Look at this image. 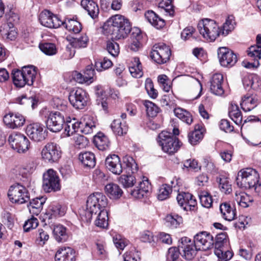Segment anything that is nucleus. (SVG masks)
<instances>
[{
	"instance_id": "31",
	"label": "nucleus",
	"mask_w": 261,
	"mask_h": 261,
	"mask_svg": "<svg viewBox=\"0 0 261 261\" xmlns=\"http://www.w3.org/2000/svg\"><path fill=\"white\" fill-rule=\"evenodd\" d=\"M105 189L106 193L111 199H119L123 193V191L119 186L114 183L107 184L105 186Z\"/></svg>"
},
{
	"instance_id": "41",
	"label": "nucleus",
	"mask_w": 261,
	"mask_h": 261,
	"mask_svg": "<svg viewBox=\"0 0 261 261\" xmlns=\"http://www.w3.org/2000/svg\"><path fill=\"white\" fill-rule=\"evenodd\" d=\"M98 215L95 221V225L99 227L105 228L108 226V212L105 210V208L100 207Z\"/></svg>"
},
{
	"instance_id": "28",
	"label": "nucleus",
	"mask_w": 261,
	"mask_h": 261,
	"mask_svg": "<svg viewBox=\"0 0 261 261\" xmlns=\"http://www.w3.org/2000/svg\"><path fill=\"white\" fill-rule=\"evenodd\" d=\"M53 233L55 239L58 242H64L69 237L67 228L61 224L54 226Z\"/></svg>"
},
{
	"instance_id": "14",
	"label": "nucleus",
	"mask_w": 261,
	"mask_h": 261,
	"mask_svg": "<svg viewBox=\"0 0 261 261\" xmlns=\"http://www.w3.org/2000/svg\"><path fill=\"white\" fill-rule=\"evenodd\" d=\"M179 247L182 252V256L187 260H191L196 254L197 247L196 246L194 241L190 239L185 237L181 238L179 241Z\"/></svg>"
},
{
	"instance_id": "47",
	"label": "nucleus",
	"mask_w": 261,
	"mask_h": 261,
	"mask_svg": "<svg viewBox=\"0 0 261 261\" xmlns=\"http://www.w3.org/2000/svg\"><path fill=\"white\" fill-rule=\"evenodd\" d=\"M51 213L46 214L45 219L48 220L57 216H62L65 214V208L63 207L60 204H53L50 206Z\"/></svg>"
},
{
	"instance_id": "1",
	"label": "nucleus",
	"mask_w": 261,
	"mask_h": 261,
	"mask_svg": "<svg viewBox=\"0 0 261 261\" xmlns=\"http://www.w3.org/2000/svg\"><path fill=\"white\" fill-rule=\"evenodd\" d=\"M107 204L108 199L102 193L96 192L90 195L87 200L86 208L79 210L81 219L85 222H90L92 215L99 212L100 207L105 208Z\"/></svg>"
},
{
	"instance_id": "9",
	"label": "nucleus",
	"mask_w": 261,
	"mask_h": 261,
	"mask_svg": "<svg viewBox=\"0 0 261 261\" xmlns=\"http://www.w3.org/2000/svg\"><path fill=\"white\" fill-rule=\"evenodd\" d=\"M42 187L44 191L47 193L60 189L59 178L55 171L49 169L44 173Z\"/></svg>"
},
{
	"instance_id": "4",
	"label": "nucleus",
	"mask_w": 261,
	"mask_h": 261,
	"mask_svg": "<svg viewBox=\"0 0 261 261\" xmlns=\"http://www.w3.org/2000/svg\"><path fill=\"white\" fill-rule=\"evenodd\" d=\"M237 185L242 188L251 189L259 192L261 184L259 183V174L252 168H246L240 170L236 178Z\"/></svg>"
},
{
	"instance_id": "37",
	"label": "nucleus",
	"mask_w": 261,
	"mask_h": 261,
	"mask_svg": "<svg viewBox=\"0 0 261 261\" xmlns=\"http://www.w3.org/2000/svg\"><path fill=\"white\" fill-rule=\"evenodd\" d=\"M258 100L252 96L245 95L242 99L240 105L241 108L245 112L250 111L257 105Z\"/></svg>"
},
{
	"instance_id": "6",
	"label": "nucleus",
	"mask_w": 261,
	"mask_h": 261,
	"mask_svg": "<svg viewBox=\"0 0 261 261\" xmlns=\"http://www.w3.org/2000/svg\"><path fill=\"white\" fill-rule=\"evenodd\" d=\"M158 139L159 144L162 146V150L169 154H174L180 147L178 138L167 131H162L160 133Z\"/></svg>"
},
{
	"instance_id": "62",
	"label": "nucleus",
	"mask_w": 261,
	"mask_h": 261,
	"mask_svg": "<svg viewBox=\"0 0 261 261\" xmlns=\"http://www.w3.org/2000/svg\"><path fill=\"white\" fill-rule=\"evenodd\" d=\"M124 261H139L140 259V252L133 250L126 252L123 255Z\"/></svg>"
},
{
	"instance_id": "19",
	"label": "nucleus",
	"mask_w": 261,
	"mask_h": 261,
	"mask_svg": "<svg viewBox=\"0 0 261 261\" xmlns=\"http://www.w3.org/2000/svg\"><path fill=\"white\" fill-rule=\"evenodd\" d=\"M178 204L185 211H194L197 201L193 196L189 193L178 194L176 197Z\"/></svg>"
},
{
	"instance_id": "48",
	"label": "nucleus",
	"mask_w": 261,
	"mask_h": 261,
	"mask_svg": "<svg viewBox=\"0 0 261 261\" xmlns=\"http://www.w3.org/2000/svg\"><path fill=\"white\" fill-rule=\"evenodd\" d=\"M236 200L239 205L242 207H249L253 202V198L245 193H241L239 195H236Z\"/></svg>"
},
{
	"instance_id": "30",
	"label": "nucleus",
	"mask_w": 261,
	"mask_h": 261,
	"mask_svg": "<svg viewBox=\"0 0 261 261\" xmlns=\"http://www.w3.org/2000/svg\"><path fill=\"white\" fill-rule=\"evenodd\" d=\"M93 143L100 150L108 149L110 145V142L108 138L101 132L98 133L94 137Z\"/></svg>"
},
{
	"instance_id": "12",
	"label": "nucleus",
	"mask_w": 261,
	"mask_h": 261,
	"mask_svg": "<svg viewBox=\"0 0 261 261\" xmlns=\"http://www.w3.org/2000/svg\"><path fill=\"white\" fill-rule=\"evenodd\" d=\"M9 142L12 148L19 153H24L29 149L28 139L20 133L13 134L9 137Z\"/></svg>"
},
{
	"instance_id": "10",
	"label": "nucleus",
	"mask_w": 261,
	"mask_h": 261,
	"mask_svg": "<svg viewBox=\"0 0 261 261\" xmlns=\"http://www.w3.org/2000/svg\"><path fill=\"white\" fill-rule=\"evenodd\" d=\"M64 123V116L62 113L51 111L48 114L46 124L50 131L55 133L60 132L63 128Z\"/></svg>"
},
{
	"instance_id": "16",
	"label": "nucleus",
	"mask_w": 261,
	"mask_h": 261,
	"mask_svg": "<svg viewBox=\"0 0 261 261\" xmlns=\"http://www.w3.org/2000/svg\"><path fill=\"white\" fill-rule=\"evenodd\" d=\"M70 103L75 108L82 109L87 105L88 101L87 94L81 88L72 91L70 93L68 97Z\"/></svg>"
},
{
	"instance_id": "26",
	"label": "nucleus",
	"mask_w": 261,
	"mask_h": 261,
	"mask_svg": "<svg viewBox=\"0 0 261 261\" xmlns=\"http://www.w3.org/2000/svg\"><path fill=\"white\" fill-rule=\"evenodd\" d=\"M81 5L92 18L95 19L97 17L99 10L96 3L92 0H82Z\"/></svg>"
},
{
	"instance_id": "64",
	"label": "nucleus",
	"mask_w": 261,
	"mask_h": 261,
	"mask_svg": "<svg viewBox=\"0 0 261 261\" xmlns=\"http://www.w3.org/2000/svg\"><path fill=\"white\" fill-rule=\"evenodd\" d=\"M95 251L96 254L101 258H105L107 256V252L105 249V244L101 242H97L96 243Z\"/></svg>"
},
{
	"instance_id": "5",
	"label": "nucleus",
	"mask_w": 261,
	"mask_h": 261,
	"mask_svg": "<svg viewBox=\"0 0 261 261\" xmlns=\"http://www.w3.org/2000/svg\"><path fill=\"white\" fill-rule=\"evenodd\" d=\"M200 34L204 38L210 41H214L221 34V31L216 22L205 18L200 21L197 25Z\"/></svg>"
},
{
	"instance_id": "60",
	"label": "nucleus",
	"mask_w": 261,
	"mask_h": 261,
	"mask_svg": "<svg viewBox=\"0 0 261 261\" xmlns=\"http://www.w3.org/2000/svg\"><path fill=\"white\" fill-rule=\"evenodd\" d=\"M159 8L164 10L170 15L173 14L172 0H162L159 4Z\"/></svg>"
},
{
	"instance_id": "51",
	"label": "nucleus",
	"mask_w": 261,
	"mask_h": 261,
	"mask_svg": "<svg viewBox=\"0 0 261 261\" xmlns=\"http://www.w3.org/2000/svg\"><path fill=\"white\" fill-rule=\"evenodd\" d=\"M168 226L172 228H176L182 222L181 217L175 214L168 215L165 218Z\"/></svg>"
},
{
	"instance_id": "45",
	"label": "nucleus",
	"mask_w": 261,
	"mask_h": 261,
	"mask_svg": "<svg viewBox=\"0 0 261 261\" xmlns=\"http://www.w3.org/2000/svg\"><path fill=\"white\" fill-rule=\"evenodd\" d=\"M216 181L219 184V187L222 192L226 194L231 192V185L230 184L227 178L223 176L217 177Z\"/></svg>"
},
{
	"instance_id": "42",
	"label": "nucleus",
	"mask_w": 261,
	"mask_h": 261,
	"mask_svg": "<svg viewBox=\"0 0 261 261\" xmlns=\"http://www.w3.org/2000/svg\"><path fill=\"white\" fill-rule=\"evenodd\" d=\"M203 137V132L200 129V126L197 125L195 126L194 131L188 135L189 141L192 145H195L198 143Z\"/></svg>"
},
{
	"instance_id": "40",
	"label": "nucleus",
	"mask_w": 261,
	"mask_h": 261,
	"mask_svg": "<svg viewBox=\"0 0 261 261\" xmlns=\"http://www.w3.org/2000/svg\"><path fill=\"white\" fill-rule=\"evenodd\" d=\"M229 116L230 118L238 125L242 122V115L237 105L231 103L229 108Z\"/></svg>"
},
{
	"instance_id": "7",
	"label": "nucleus",
	"mask_w": 261,
	"mask_h": 261,
	"mask_svg": "<svg viewBox=\"0 0 261 261\" xmlns=\"http://www.w3.org/2000/svg\"><path fill=\"white\" fill-rule=\"evenodd\" d=\"M8 196L11 202L17 204L25 203L30 199L28 190L24 186L18 183L15 184L10 187Z\"/></svg>"
},
{
	"instance_id": "29",
	"label": "nucleus",
	"mask_w": 261,
	"mask_h": 261,
	"mask_svg": "<svg viewBox=\"0 0 261 261\" xmlns=\"http://www.w3.org/2000/svg\"><path fill=\"white\" fill-rule=\"evenodd\" d=\"M45 201L46 198L43 197H37L31 200L28 205L30 213L35 215H39Z\"/></svg>"
},
{
	"instance_id": "32",
	"label": "nucleus",
	"mask_w": 261,
	"mask_h": 261,
	"mask_svg": "<svg viewBox=\"0 0 261 261\" xmlns=\"http://www.w3.org/2000/svg\"><path fill=\"white\" fill-rule=\"evenodd\" d=\"M245 88H251L257 90L260 88L261 84L259 82L258 77L256 75H247L245 76L242 80Z\"/></svg>"
},
{
	"instance_id": "61",
	"label": "nucleus",
	"mask_w": 261,
	"mask_h": 261,
	"mask_svg": "<svg viewBox=\"0 0 261 261\" xmlns=\"http://www.w3.org/2000/svg\"><path fill=\"white\" fill-rule=\"evenodd\" d=\"M38 219L34 217L25 221L23 225V229L25 232L30 231L31 229L36 228L38 225Z\"/></svg>"
},
{
	"instance_id": "18",
	"label": "nucleus",
	"mask_w": 261,
	"mask_h": 261,
	"mask_svg": "<svg viewBox=\"0 0 261 261\" xmlns=\"http://www.w3.org/2000/svg\"><path fill=\"white\" fill-rule=\"evenodd\" d=\"M26 133L31 139L35 142H40L44 140L47 135L43 125L37 123L28 125Z\"/></svg>"
},
{
	"instance_id": "24",
	"label": "nucleus",
	"mask_w": 261,
	"mask_h": 261,
	"mask_svg": "<svg viewBox=\"0 0 261 261\" xmlns=\"http://www.w3.org/2000/svg\"><path fill=\"white\" fill-rule=\"evenodd\" d=\"M223 82V76L221 74H214L211 80V91L216 95H222L224 92L222 86Z\"/></svg>"
},
{
	"instance_id": "50",
	"label": "nucleus",
	"mask_w": 261,
	"mask_h": 261,
	"mask_svg": "<svg viewBox=\"0 0 261 261\" xmlns=\"http://www.w3.org/2000/svg\"><path fill=\"white\" fill-rule=\"evenodd\" d=\"M89 39L86 34H83L81 36L73 38L71 42V46L74 48L86 47L87 46Z\"/></svg>"
},
{
	"instance_id": "36",
	"label": "nucleus",
	"mask_w": 261,
	"mask_h": 261,
	"mask_svg": "<svg viewBox=\"0 0 261 261\" xmlns=\"http://www.w3.org/2000/svg\"><path fill=\"white\" fill-rule=\"evenodd\" d=\"M129 71L132 76L134 77L139 78L142 76L143 72L139 58L135 57L133 59L131 64L129 67Z\"/></svg>"
},
{
	"instance_id": "15",
	"label": "nucleus",
	"mask_w": 261,
	"mask_h": 261,
	"mask_svg": "<svg viewBox=\"0 0 261 261\" xmlns=\"http://www.w3.org/2000/svg\"><path fill=\"white\" fill-rule=\"evenodd\" d=\"M193 241L199 250L206 251L214 247V238L206 231H201L196 234Z\"/></svg>"
},
{
	"instance_id": "57",
	"label": "nucleus",
	"mask_w": 261,
	"mask_h": 261,
	"mask_svg": "<svg viewBox=\"0 0 261 261\" xmlns=\"http://www.w3.org/2000/svg\"><path fill=\"white\" fill-rule=\"evenodd\" d=\"M181 249L179 246L177 248L175 247H171L168 249L167 254V261H174L180 259L179 258V254H181Z\"/></svg>"
},
{
	"instance_id": "49",
	"label": "nucleus",
	"mask_w": 261,
	"mask_h": 261,
	"mask_svg": "<svg viewBox=\"0 0 261 261\" xmlns=\"http://www.w3.org/2000/svg\"><path fill=\"white\" fill-rule=\"evenodd\" d=\"M229 248H225L220 250H215V253L219 261H228L233 256V252L229 250Z\"/></svg>"
},
{
	"instance_id": "54",
	"label": "nucleus",
	"mask_w": 261,
	"mask_h": 261,
	"mask_svg": "<svg viewBox=\"0 0 261 261\" xmlns=\"http://www.w3.org/2000/svg\"><path fill=\"white\" fill-rule=\"evenodd\" d=\"M144 105L146 108V114L149 117H154L159 112V108L150 101L145 100Z\"/></svg>"
},
{
	"instance_id": "52",
	"label": "nucleus",
	"mask_w": 261,
	"mask_h": 261,
	"mask_svg": "<svg viewBox=\"0 0 261 261\" xmlns=\"http://www.w3.org/2000/svg\"><path fill=\"white\" fill-rule=\"evenodd\" d=\"M119 181L124 188L132 187L136 182V177L133 175H122L119 178Z\"/></svg>"
},
{
	"instance_id": "35",
	"label": "nucleus",
	"mask_w": 261,
	"mask_h": 261,
	"mask_svg": "<svg viewBox=\"0 0 261 261\" xmlns=\"http://www.w3.org/2000/svg\"><path fill=\"white\" fill-rule=\"evenodd\" d=\"M95 128V122L93 121L90 116H85L84 118L83 121H81L80 132L84 134H91L93 132Z\"/></svg>"
},
{
	"instance_id": "46",
	"label": "nucleus",
	"mask_w": 261,
	"mask_h": 261,
	"mask_svg": "<svg viewBox=\"0 0 261 261\" xmlns=\"http://www.w3.org/2000/svg\"><path fill=\"white\" fill-rule=\"evenodd\" d=\"M81 121H76L73 119L72 121L66 122L65 131L68 136L72 135L74 133L80 131Z\"/></svg>"
},
{
	"instance_id": "63",
	"label": "nucleus",
	"mask_w": 261,
	"mask_h": 261,
	"mask_svg": "<svg viewBox=\"0 0 261 261\" xmlns=\"http://www.w3.org/2000/svg\"><path fill=\"white\" fill-rule=\"evenodd\" d=\"M133 37H134V36H133ZM141 36L138 34H137L136 38H132V41L128 47L130 50L137 51L141 47L142 45L139 40Z\"/></svg>"
},
{
	"instance_id": "17",
	"label": "nucleus",
	"mask_w": 261,
	"mask_h": 261,
	"mask_svg": "<svg viewBox=\"0 0 261 261\" xmlns=\"http://www.w3.org/2000/svg\"><path fill=\"white\" fill-rule=\"evenodd\" d=\"M218 56L220 64L224 67H232L237 62L236 55L226 47H220L218 50Z\"/></svg>"
},
{
	"instance_id": "39",
	"label": "nucleus",
	"mask_w": 261,
	"mask_h": 261,
	"mask_svg": "<svg viewBox=\"0 0 261 261\" xmlns=\"http://www.w3.org/2000/svg\"><path fill=\"white\" fill-rule=\"evenodd\" d=\"M214 246L215 250L229 248L228 237L225 232H221L216 236L215 241H214Z\"/></svg>"
},
{
	"instance_id": "38",
	"label": "nucleus",
	"mask_w": 261,
	"mask_h": 261,
	"mask_svg": "<svg viewBox=\"0 0 261 261\" xmlns=\"http://www.w3.org/2000/svg\"><path fill=\"white\" fill-rule=\"evenodd\" d=\"M62 25H65L67 30L74 34L79 33L82 30L81 23L73 18H67L64 20H62Z\"/></svg>"
},
{
	"instance_id": "58",
	"label": "nucleus",
	"mask_w": 261,
	"mask_h": 261,
	"mask_svg": "<svg viewBox=\"0 0 261 261\" xmlns=\"http://www.w3.org/2000/svg\"><path fill=\"white\" fill-rule=\"evenodd\" d=\"M106 49L113 57L117 56L119 53V44L114 41H108L107 42Z\"/></svg>"
},
{
	"instance_id": "11",
	"label": "nucleus",
	"mask_w": 261,
	"mask_h": 261,
	"mask_svg": "<svg viewBox=\"0 0 261 261\" xmlns=\"http://www.w3.org/2000/svg\"><path fill=\"white\" fill-rule=\"evenodd\" d=\"M61 154L60 147L54 143H47L41 151L42 159L50 163L57 162L61 157Z\"/></svg>"
},
{
	"instance_id": "23",
	"label": "nucleus",
	"mask_w": 261,
	"mask_h": 261,
	"mask_svg": "<svg viewBox=\"0 0 261 261\" xmlns=\"http://www.w3.org/2000/svg\"><path fill=\"white\" fill-rule=\"evenodd\" d=\"M55 259L56 261H75V251L70 247H62L57 251Z\"/></svg>"
},
{
	"instance_id": "2",
	"label": "nucleus",
	"mask_w": 261,
	"mask_h": 261,
	"mask_svg": "<svg viewBox=\"0 0 261 261\" xmlns=\"http://www.w3.org/2000/svg\"><path fill=\"white\" fill-rule=\"evenodd\" d=\"M116 39L126 38L130 32L132 27L128 20L120 15H116L107 22L105 27Z\"/></svg>"
},
{
	"instance_id": "53",
	"label": "nucleus",
	"mask_w": 261,
	"mask_h": 261,
	"mask_svg": "<svg viewBox=\"0 0 261 261\" xmlns=\"http://www.w3.org/2000/svg\"><path fill=\"white\" fill-rule=\"evenodd\" d=\"M199 197L200 203L203 207L210 208L212 206V197L208 192L201 191L199 194Z\"/></svg>"
},
{
	"instance_id": "56",
	"label": "nucleus",
	"mask_w": 261,
	"mask_h": 261,
	"mask_svg": "<svg viewBox=\"0 0 261 261\" xmlns=\"http://www.w3.org/2000/svg\"><path fill=\"white\" fill-rule=\"evenodd\" d=\"M39 48L42 52L47 55L51 56L57 53V48L54 43H44L40 44Z\"/></svg>"
},
{
	"instance_id": "20",
	"label": "nucleus",
	"mask_w": 261,
	"mask_h": 261,
	"mask_svg": "<svg viewBox=\"0 0 261 261\" xmlns=\"http://www.w3.org/2000/svg\"><path fill=\"white\" fill-rule=\"evenodd\" d=\"M4 122L9 128L14 129L22 126L25 122L24 117L19 114L9 113L4 117Z\"/></svg>"
},
{
	"instance_id": "59",
	"label": "nucleus",
	"mask_w": 261,
	"mask_h": 261,
	"mask_svg": "<svg viewBox=\"0 0 261 261\" xmlns=\"http://www.w3.org/2000/svg\"><path fill=\"white\" fill-rule=\"evenodd\" d=\"M248 55L254 60L258 61L261 59V46L252 45L248 50Z\"/></svg>"
},
{
	"instance_id": "33",
	"label": "nucleus",
	"mask_w": 261,
	"mask_h": 261,
	"mask_svg": "<svg viewBox=\"0 0 261 261\" xmlns=\"http://www.w3.org/2000/svg\"><path fill=\"white\" fill-rule=\"evenodd\" d=\"M111 128L113 133L118 136H122L126 134L128 130V126L124 121H122L120 119H114L112 122Z\"/></svg>"
},
{
	"instance_id": "3",
	"label": "nucleus",
	"mask_w": 261,
	"mask_h": 261,
	"mask_svg": "<svg viewBox=\"0 0 261 261\" xmlns=\"http://www.w3.org/2000/svg\"><path fill=\"white\" fill-rule=\"evenodd\" d=\"M14 85L19 88L25 85L32 86L36 79L37 71L32 65L24 66L21 70L13 69L12 72Z\"/></svg>"
},
{
	"instance_id": "34",
	"label": "nucleus",
	"mask_w": 261,
	"mask_h": 261,
	"mask_svg": "<svg viewBox=\"0 0 261 261\" xmlns=\"http://www.w3.org/2000/svg\"><path fill=\"white\" fill-rule=\"evenodd\" d=\"M79 159L86 167L93 168L96 164L95 155L91 152L86 151L81 153L79 155Z\"/></svg>"
},
{
	"instance_id": "13",
	"label": "nucleus",
	"mask_w": 261,
	"mask_h": 261,
	"mask_svg": "<svg viewBox=\"0 0 261 261\" xmlns=\"http://www.w3.org/2000/svg\"><path fill=\"white\" fill-rule=\"evenodd\" d=\"M39 21L42 25L50 29H57L63 24L60 18L48 10H44L41 12Z\"/></svg>"
},
{
	"instance_id": "44",
	"label": "nucleus",
	"mask_w": 261,
	"mask_h": 261,
	"mask_svg": "<svg viewBox=\"0 0 261 261\" xmlns=\"http://www.w3.org/2000/svg\"><path fill=\"white\" fill-rule=\"evenodd\" d=\"M235 24L234 17L232 15L228 16L220 30L221 34L224 36L227 35L234 29Z\"/></svg>"
},
{
	"instance_id": "8",
	"label": "nucleus",
	"mask_w": 261,
	"mask_h": 261,
	"mask_svg": "<svg viewBox=\"0 0 261 261\" xmlns=\"http://www.w3.org/2000/svg\"><path fill=\"white\" fill-rule=\"evenodd\" d=\"M171 55V49L165 43L155 44L150 53L151 58L156 63L162 64L166 63Z\"/></svg>"
},
{
	"instance_id": "43",
	"label": "nucleus",
	"mask_w": 261,
	"mask_h": 261,
	"mask_svg": "<svg viewBox=\"0 0 261 261\" xmlns=\"http://www.w3.org/2000/svg\"><path fill=\"white\" fill-rule=\"evenodd\" d=\"M174 113L177 117L189 125L193 121L190 113L181 108H177L174 109Z\"/></svg>"
},
{
	"instance_id": "55",
	"label": "nucleus",
	"mask_w": 261,
	"mask_h": 261,
	"mask_svg": "<svg viewBox=\"0 0 261 261\" xmlns=\"http://www.w3.org/2000/svg\"><path fill=\"white\" fill-rule=\"evenodd\" d=\"M172 192V188L167 184L162 185L159 189L158 198L160 200H164L168 198Z\"/></svg>"
},
{
	"instance_id": "27",
	"label": "nucleus",
	"mask_w": 261,
	"mask_h": 261,
	"mask_svg": "<svg viewBox=\"0 0 261 261\" xmlns=\"http://www.w3.org/2000/svg\"><path fill=\"white\" fill-rule=\"evenodd\" d=\"M145 17L147 21L157 29H162L165 25V20L152 10L147 11L145 13Z\"/></svg>"
},
{
	"instance_id": "25",
	"label": "nucleus",
	"mask_w": 261,
	"mask_h": 261,
	"mask_svg": "<svg viewBox=\"0 0 261 261\" xmlns=\"http://www.w3.org/2000/svg\"><path fill=\"white\" fill-rule=\"evenodd\" d=\"M220 211L223 218L225 220L231 221L236 217V208L234 205L229 203L224 202L221 204Z\"/></svg>"
},
{
	"instance_id": "21",
	"label": "nucleus",
	"mask_w": 261,
	"mask_h": 261,
	"mask_svg": "<svg viewBox=\"0 0 261 261\" xmlns=\"http://www.w3.org/2000/svg\"><path fill=\"white\" fill-rule=\"evenodd\" d=\"M107 168L115 174L119 175L122 172V167L119 157L116 154L107 156L105 161Z\"/></svg>"
},
{
	"instance_id": "22",
	"label": "nucleus",
	"mask_w": 261,
	"mask_h": 261,
	"mask_svg": "<svg viewBox=\"0 0 261 261\" xmlns=\"http://www.w3.org/2000/svg\"><path fill=\"white\" fill-rule=\"evenodd\" d=\"M151 187L148 179L145 177L142 181H140L136 189L131 190L130 194L136 198H142L147 196V194L150 192Z\"/></svg>"
}]
</instances>
